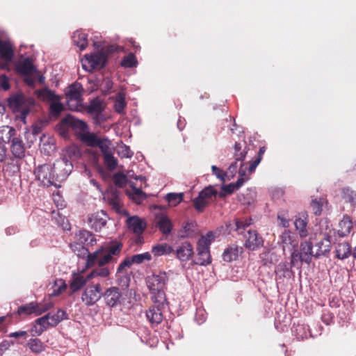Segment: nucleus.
Wrapping results in <instances>:
<instances>
[{
  "label": "nucleus",
  "mask_w": 356,
  "mask_h": 356,
  "mask_svg": "<svg viewBox=\"0 0 356 356\" xmlns=\"http://www.w3.org/2000/svg\"><path fill=\"white\" fill-rule=\"evenodd\" d=\"M248 151V147L245 141L243 142H236L234 145V158L236 161L239 162V168L245 170V171L248 173V163H244L243 160L245 159L246 154Z\"/></svg>",
  "instance_id": "ddd939ff"
},
{
  "label": "nucleus",
  "mask_w": 356,
  "mask_h": 356,
  "mask_svg": "<svg viewBox=\"0 0 356 356\" xmlns=\"http://www.w3.org/2000/svg\"><path fill=\"white\" fill-rule=\"evenodd\" d=\"M55 174V180L57 184L65 181L73 170V164L71 161H65L62 159L57 160L52 166Z\"/></svg>",
  "instance_id": "9d476101"
},
{
  "label": "nucleus",
  "mask_w": 356,
  "mask_h": 356,
  "mask_svg": "<svg viewBox=\"0 0 356 356\" xmlns=\"http://www.w3.org/2000/svg\"><path fill=\"white\" fill-rule=\"evenodd\" d=\"M300 253L302 255V261L309 264L312 261V257L314 255L312 243L308 241L301 243Z\"/></svg>",
  "instance_id": "7c9ffc66"
},
{
  "label": "nucleus",
  "mask_w": 356,
  "mask_h": 356,
  "mask_svg": "<svg viewBox=\"0 0 356 356\" xmlns=\"http://www.w3.org/2000/svg\"><path fill=\"white\" fill-rule=\"evenodd\" d=\"M108 220V216L104 211H97L90 215L88 218L89 226L95 231H101Z\"/></svg>",
  "instance_id": "4468645a"
},
{
  "label": "nucleus",
  "mask_w": 356,
  "mask_h": 356,
  "mask_svg": "<svg viewBox=\"0 0 356 356\" xmlns=\"http://www.w3.org/2000/svg\"><path fill=\"white\" fill-rule=\"evenodd\" d=\"M351 248L348 243H339L336 247V254L337 258L344 259L350 256Z\"/></svg>",
  "instance_id": "58836bf2"
},
{
  "label": "nucleus",
  "mask_w": 356,
  "mask_h": 356,
  "mask_svg": "<svg viewBox=\"0 0 356 356\" xmlns=\"http://www.w3.org/2000/svg\"><path fill=\"white\" fill-rule=\"evenodd\" d=\"M238 178L237 179V181L236 183H231L227 185H225L222 186V191L226 194H231L234 191L238 190L241 186H242L244 183H245L248 180L250 179V174L248 173L245 170L243 169H238Z\"/></svg>",
  "instance_id": "dca6fc26"
},
{
  "label": "nucleus",
  "mask_w": 356,
  "mask_h": 356,
  "mask_svg": "<svg viewBox=\"0 0 356 356\" xmlns=\"http://www.w3.org/2000/svg\"><path fill=\"white\" fill-rule=\"evenodd\" d=\"M31 100L28 101L22 95H17L9 100L10 107L15 111L20 113L19 118L24 123H26V115L29 113V105L31 104Z\"/></svg>",
  "instance_id": "6e6552de"
},
{
  "label": "nucleus",
  "mask_w": 356,
  "mask_h": 356,
  "mask_svg": "<svg viewBox=\"0 0 356 356\" xmlns=\"http://www.w3.org/2000/svg\"><path fill=\"white\" fill-rule=\"evenodd\" d=\"M53 306L54 303L50 300H44V302L40 303L37 302V316H40L45 312L48 311L51 307H53Z\"/></svg>",
  "instance_id": "4d7b16f0"
},
{
  "label": "nucleus",
  "mask_w": 356,
  "mask_h": 356,
  "mask_svg": "<svg viewBox=\"0 0 356 356\" xmlns=\"http://www.w3.org/2000/svg\"><path fill=\"white\" fill-rule=\"evenodd\" d=\"M81 155V149L75 145H71L63 150L61 159L65 160V161H71V163H72L73 161L79 159Z\"/></svg>",
  "instance_id": "aec40b11"
},
{
  "label": "nucleus",
  "mask_w": 356,
  "mask_h": 356,
  "mask_svg": "<svg viewBox=\"0 0 356 356\" xmlns=\"http://www.w3.org/2000/svg\"><path fill=\"white\" fill-rule=\"evenodd\" d=\"M126 102H125V94L122 92H118L114 101V109L115 111L120 113H124V110L126 107Z\"/></svg>",
  "instance_id": "e433bc0d"
},
{
  "label": "nucleus",
  "mask_w": 356,
  "mask_h": 356,
  "mask_svg": "<svg viewBox=\"0 0 356 356\" xmlns=\"http://www.w3.org/2000/svg\"><path fill=\"white\" fill-rule=\"evenodd\" d=\"M37 302H31L29 304L22 305L18 308L17 312L19 314H34L35 316H37Z\"/></svg>",
  "instance_id": "de8ad7c7"
},
{
  "label": "nucleus",
  "mask_w": 356,
  "mask_h": 356,
  "mask_svg": "<svg viewBox=\"0 0 356 356\" xmlns=\"http://www.w3.org/2000/svg\"><path fill=\"white\" fill-rule=\"evenodd\" d=\"M175 253L177 257L182 263V266L184 268V263L191 260L192 258L193 248L189 242L185 241L177 247Z\"/></svg>",
  "instance_id": "a211bd4d"
},
{
  "label": "nucleus",
  "mask_w": 356,
  "mask_h": 356,
  "mask_svg": "<svg viewBox=\"0 0 356 356\" xmlns=\"http://www.w3.org/2000/svg\"><path fill=\"white\" fill-rule=\"evenodd\" d=\"M280 243L282 246L283 251L286 250L291 251L294 248H298V241L296 236L289 230H284L280 236Z\"/></svg>",
  "instance_id": "f3484780"
},
{
  "label": "nucleus",
  "mask_w": 356,
  "mask_h": 356,
  "mask_svg": "<svg viewBox=\"0 0 356 356\" xmlns=\"http://www.w3.org/2000/svg\"><path fill=\"white\" fill-rule=\"evenodd\" d=\"M291 251L293 252L291 254V264L295 266L299 261H302V255L297 248H294Z\"/></svg>",
  "instance_id": "0e129e2a"
},
{
  "label": "nucleus",
  "mask_w": 356,
  "mask_h": 356,
  "mask_svg": "<svg viewBox=\"0 0 356 356\" xmlns=\"http://www.w3.org/2000/svg\"><path fill=\"white\" fill-rule=\"evenodd\" d=\"M67 285L65 281L62 279L56 280L52 286V292L50 293V296H58L61 294L65 289Z\"/></svg>",
  "instance_id": "49530a36"
},
{
  "label": "nucleus",
  "mask_w": 356,
  "mask_h": 356,
  "mask_svg": "<svg viewBox=\"0 0 356 356\" xmlns=\"http://www.w3.org/2000/svg\"><path fill=\"white\" fill-rule=\"evenodd\" d=\"M113 181L115 186L123 187L127 183V177L122 173H116L113 176Z\"/></svg>",
  "instance_id": "052dcab7"
},
{
  "label": "nucleus",
  "mask_w": 356,
  "mask_h": 356,
  "mask_svg": "<svg viewBox=\"0 0 356 356\" xmlns=\"http://www.w3.org/2000/svg\"><path fill=\"white\" fill-rule=\"evenodd\" d=\"M72 41L81 51L84 50L88 46L87 35L81 31H76L74 33Z\"/></svg>",
  "instance_id": "cd10ccee"
},
{
  "label": "nucleus",
  "mask_w": 356,
  "mask_h": 356,
  "mask_svg": "<svg viewBox=\"0 0 356 356\" xmlns=\"http://www.w3.org/2000/svg\"><path fill=\"white\" fill-rule=\"evenodd\" d=\"M137 63L136 58L133 54L124 56L121 61V65L124 67H134L136 66Z\"/></svg>",
  "instance_id": "6e6d98bb"
},
{
  "label": "nucleus",
  "mask_w": 356,
  "mask_h": 356,
  "mask_svg": "<svg viewBox=\"0 0 356 356\" xmlns=\"http://www.w3.org/2000/svg\"><path fill=\"white\" fill-rule=\"evenodd\" d=\"M83 68L88 72H92L96 68H102L106 63V56L104 53L97 52L90 55L86 54L81 59Z\"/></svg>",
  "instance_id": "1a4fd4ad"
},
{
  "label": "nucleus",
  "mask_w": 356,
  "mask_h": 356,
  "mask_svg": "<svg viewBox=\"0 0 356 356\" xmlns=\"http://www.w3.org/2000/svg\"><path fill=\"white\" fill-rule=\"evenodd\" d=\"M0 58L6 64L10 63L14 58V47L9 40L0 39Z\"/></svg>",
  "instance_id": "6ab92c4d"
},
{
  "label": "nucleus",
  "mask_w": 356,
  "mask_h": 356,
  "mask_svg": "<svg viewBox=\"0 0 356 356\" xmlns=\"http://www.w3.org/2000/svg\"><path fill=\"white\" fill-rule=\"evenodd\" d=\"M40 147L41 151L47 155H50L56 149L54 139L45 134H42L40 137Z\"/></svg>",
  "instance_id": "a878e982"
},
{
  "label": "nucleus",
  "mask_w": 356,
  "mask_h": 356,
  "mask_svg": "<svg viewBox=\"0 0 356 356\" xmlns=\"http://www.w3.org/2000/svg\"><path fill=\"white\" fill-rule=\"evenodd\" d=\"M265 152H266L265 146H262L259 148L257 157L256 158V159L254 161H252L248 165L249 174L252 173L255 170L256 168L257 167V165L260 163L261 161L262 160V157H263V155L265 153Z\"/></svg>",
  "instance_id": "8fccbe9b"
},
{
  "label": "nucleus",
  "mask_w": 356,
  "mask_h": 356,
  "mask_svg": "<svg viewBox=\"0 0 356 356\" xmlns=\"http://www.w3.org/2000/svg\"><path fill=\"white\" fill-rule=\"evenodd\" d=\"M238 163L239 162L235 161L234 163L230 164L227 172H225L226 177H233L235 175L237 172V169L239 167Z\"/></svg>",
  "instance_id": "774afa93"
},
{
  "label": "nucleus",
  "mask_w": 356,
  "mask_h": 356,
  "mask_svg": "<svg viewBox=\"0 0 356 356\" xmlns=\"http://www.w3.org/2000/svg\"><path fill=\"white\" fill-rule=\"evenodd\" d=\"M213 240L214 234L212 232L200 238L197 245V254L195 259L191 261V265L207 266L211 262L209 248Z\"/></svg>",
  "instance_id": "20e7f679"
},
{
  "label": "nucleus",
  "mask_w": 356,
  "mask_h": 356,
  "mask_svg": "<svg viewBox=\"0 0 356 356\" xmlns=\"http://www.w3.org/2000/svg\"><path fill=\"white\" fill-rule=\"evenodd\" d=\"M183 193H170L165 196V200L171 207H176L183 200Z\"/></svg>",
  "instance_id": "09e8293b"
},
{
  "label": "nucleus",
  "mask_w": 356,
  "mask_h": 356,
  "mask_svg": "<svg viewBox=\"0 0 356 356\" xmlns=\"http://www.w3.org/2000/svg\"><path fill=\"white\" fill-rule=\"evenodd\" d=\"M15 65L17 72L22 75H31L36 71L33 59L30 57H21Z\"/></svg>",
  "instance_id": "2eb2a0df"
},
{
  "label": "nucleus",
  "mask_w": 356,
  "mask_h": 356,
  "mask_svg": "<svg viewBox=\"0 0 356 356\" xmlns=\"http://www.w3.org/2000/svg\"><path fill=\"white\" fill-rule=\"evenodd\" d=\"M36 179L44 186H55L59 187L60 185L56 182L55 174L53 168L50 164H44L39 165L34 171Z\"/></svg>",
  "instance_id": "0eeeda50"
},
{
  "label": "nucleus",
  "mask_w": 356,
  "mask_h": 356,
  "mask_svg": "<svg viewBox=\"0 0 356 356\" xmlns=\"http://www.w3.org/2000/svg\"><path fill=\"white\" fill-rule=\"evenodd\" d=\"M252 223L251 218L236 219L235 220V229L238 234L244 235L245 246L252 250H254L263 245L264 241L262 237L259 236L254 230H248L247 233H244L246 227Z\"/></svg>",
  "instance_id": "7ed1b4c3"
},
{
  "label": "nucleus",
  "mask_w": 356,
  "mask_h": 356,
  "mask_svg": "<svg viewBox=\"0 0 356 356\" xmlns=\"http://www.w3.org/2000/svg\"><path fill=\"white\" fill-rule=\"evenodd\" d=\"M47 316H49L48 318L49 320L50 326L52 327L57 325L61 321L67 318V314L63 309H58L56 313L53 314L48 313Z\"/></svg>",
  "instance_id": "c9c22d12"
},
{
  "label": "nucleus",
  "mask_w": 356,
  "mask_h": 356,
  "mask_svg": "<svg viewBox=\"0 0 356 356\" xmlns=\"http://www.w3.org/2000/svg\"><path fill=\"white\" fill-rule=\"evenodd\" d=\"M134 264H140L145 261H150L152 259L151 254L148 252L133 255L131 257Z\"/></svg>",
  "instance_id": "13d9d810"
},
{
  "label": "nucleus",
  "mask_w": 356,
  "mask_h": 356,
  "mask_svg": "<svg viewBox=\"0 0 356 356\" xmlns=\"http://www.w3.org/2000/svg\"><path fill=\"white\" fill-rule=\"evenodd\" d=\"M342 198L353 206H356V192L351 188L346 187L342 189Z\"/></svg>",
  "instance_id": "a18cd8bd"
},
{
  "label": "nucleus",
  "mask_w": 356,
  "mask_h": 356,
  "mask_svg": "<svg viewBox=\"0 0 356 356\" xmlns=\"http://www.w3.org/2000/svg\"><path fill=\"white\" fill-rule=\"evenodd\" d=\"M217 195L218 191L213 186L206 187L193 200L195 208L197 211H202L209 204L216 200Z\"/></svg>",
  "instance_id": "423d86ee"
},
{
  "label": "nucleus",
  "mask_w": 356,
  "mask_h": 356,
  "mask_svg": "<svg viewBox=\"0 0 356 356\" xmlns=\"http://www.w3.org/2000/svg\"><path fill=\"white\" fill-rule=\"evenodd\" d=\"M75 241L70 244L72 251L81 257H87L86 265L91 267L95 264L104 266L116 263L122 245L119 242L106 244L92 253H90L86 246L94 245L97 240L95 236L87 230H79L75 234Z\"/></svg>",
  "instance_id": "f257e3e1"
},
{
  "label": "nucleus",
  "mask_w": 356,
  "mask_h": 356,
  "mask_svg": "<svg viewBox=\"0 0 356 356\" xmlns=\"http://www.w3.org/2000/svg\"><path fill=\"white\" fill-rule=\"evenodd\" d=\"M129 229L136 234H141L146 227V223L138 216H132L127 220Z\"/></svg>",
  "instance_id": "4be33fe9"
},
{
  "label": "nucleus",
  "mask_w": 356,
  "mask_h": 356,
  "mask_svg": "<svg viewBox=\"0 0 356 356\" xmlns=\"http://www.w3.org/2000/svg\"><path fill=\"white\" fill-rule=\"evenodd\" d=\"M294 225L296 230L301 238H305L307 236L308 232L307 229V222L306 218H298L294 222Z\"/></svg>",
  "instance_id": "37998d69"
},
{
  "label": "nucleus",
  "mask_w": 356,
  "mask_h": 356,
  "mask_svg": "<svg viewBox=\"0 0 356 356\" xmlns=\"http://www.w3.org/2000/svg\"><path fill=\"white\" fill-rule=\"evenodd\" d=\"M16 130L13 127L1 126L0 127V140L4 143H8L16 136Z\"/></svg>",
  "instance_id": "bb28decb"
},
{
  "label": "nucleus",
  "mask_w": 356,
  "mask_h": 356,
  "mask_svg": "<svg viewBox=\"0 0 356 356\" xmlns=\"http://www.w3.org/2000/svg\"><path fill=\"white\" fill-rule=\"evenodd\" d=\"M156 304V306L151 307L146 312V316L152 325H158L163 321L161 307H163L165 303L163 305Z\"/></svg>",
  "instance_id": "412c9836"
},
{
  "label": "nucleus",
  "mask_w": 356,
  "mask_h": 356,
  "mask_svg": "<svg viewBox=\"0 0 356 356\" xmlns=\"http://www.w3.org/2000/svg\"><path fill=\"white\" fill-rule=\"evenodd\" d=\"M10 151L15 158L22 159L25 156V147L22 140L15 137L10 142Z\"/></svg>",
  "instance_id": "393cba45"
},
{
  "label": "nucleus",
  "mask_w": 356,
  "mask_h": 356,
  "mask_svg": "<svg viewBox=\"0 0 356 356\" xmlns=\"http://www.w3.org/2000/svg\"><path fill=\"white\" fill-rule=\"evenodd\" d=\"M156 225L159 230L164 234H170L172 228L170 220L163 215L158 218Z\"/></svg>",
  "instance_id": "72a5a7b5"
},
{
  "label": "nucleus",
  "mask_w": 356,
  "mask_h": 356,
  "mask_svg": "<svg viewBox=\"0 0 356 356\" xmlns=\"http://www.w3.org/2000/svg\"><path fill=\"white\" fill-rule=\"evenodd\" d=\"M104 163L106 168L109 170H113L118 165L117 159L113 156V154H106L104 156Z\"/></svg>",
  "instance_id": "3c124183"
},
{
  "label": "nucleus",
  "mask_w": 356,
  "mask_h": 356,
  "mask_svg": "<svg viewBox=\"0 0 356 356\" xmlns=\"http://www.w3.org/2000/svg\"><path fill=\"white\" fill-rule=\"evenodd\" d=\"M88 280V276L85 277L81 273H73L70 287L73 291H76L85 285Z\"/></svg>",
  "instance_id": "2f4dec72"
},
{
  "label": "nucleus",
  "mask_w": 356,
  "mask_h": 356,
  "mask_svg": "<svg viewBox=\"0 0 356 356\" xmlns=\"http://www.w3.org/2000/svg\"><path fill=\"white\" fill-rule=\"evenodd\" d=\"M70 124L72 127L76 130L77 135L80 139L82 138V136L85 133H88L89 131L88 124L81 120L72 118L71 119Z\"/></svg>",
  "instance_id": "473e14b6"
},
{
  "label": "nucleus",
  "mask_w": 356,
  "mask_h": 356,
  "mask_svg": "<svg viewBox=\"0 0 356 356\" xmlns=\"http://www.w3.org/2000/svg\"><path fill=\"white\" fill-rule=\"evenodd\" d=\"M293 332L299 340H303L307 339L308 336H310L308 327L305 325L298 324L294 326L293 328Z\"/></svg>",
  "instance_id": "79ce46f5"
},
{
  "label": "nucleus",
  "mask_w": 356,
  "mask_h": 356,
  "mask_svg": "<svg viewBox=\"0 0 356 356\" xmlns=\"http://www.w3.org/2000/svg\"><path fill=\"white\" fill-rule=\"evenodd\" d=\"M118 154L121 156V157H124V158H131L132 157L134 153L130 149L129 147L127 146V145H123L122 146L120 149H119V152H118Z\"/></svg>",
  "instance_id": "338daca9"
},
{
  "label": "nucleus",
  "mask_w": 356,
  "mask_h": 356,
  "mask_svg": "<svg viewBox=\"0 0 356 356\" xmlns=\"http://www.w3.org/2000/svg\"><path fill=\"white\" fill-rule=\"evenodd\" d=\"M102 102L99 99H94L90 102L88 111L90 113H92L96 115L95 121L97 123H100L103 121V116L102 115Z\"/></svg>",
  "instance_id": "b1692460"
},
{
  "label": "nucleus",
  "mask_w": 356,
  "mask_h": 356,
  "mask_svg": "<svg viewBox=\"0 0 356 356\" xmlns=\"http://www.w3.org/2000/svg\"><path fill=\"white\" fill-rule=\"evenodd\" d=\"M36 93L39 98L44 101L50 102V103L59 97L52 90L48 88L38 90L36 91Z\"/></svg>",
  "instance_id": "a19ab883"
},
{
  "label": "nucleus",
  "mask_w": 356,
  "mask_h": 356,
  "mask_svg": "<svg viewBox=\"0 0 356 356\" xmlns=\"http://www.w3.org/2000/svg\"><path fill=\"white\" fill-rule=\"evenodd\" d=\"M27 346L35 353H40L45 349V345L38 338H33L29 340Z\"/></svg>",
  "instance_id": "ea45409f"
},
{
  "label": "nucleus",
  "mask_w": 356,
  "mask_h": 356,
  "mask_svg": "<svg viewBox=\"0 0 356 356\" xmlns=\"http://www.w3.org/2000/svg\"><path fill=\"white\" fill-rule=\"evenodd\" d=\"M133 264L131 257L126 258L118 266L117 268V273H123L126 269L131 267Z\"/></svg>",
  "instance_id": "680f3d73"
},
{
  "label": "nucleus",
  "mask_w": 356,
  "mask_h": 356,
  "mask_svg": "<svg viewBox=\"0 0 356 356\" xmlns=\"http://www.w3.org/2000/svg\"><path fill=\"white\" fill-rule=\"evenodd\" d=\"M104 266H99V268H96L92 272L88 275V279H92L96 277H100L102 278L108 277L110 275V270L108 267Z\"/></svg>",
  "instance_id": "c03bdc74"
},
{
  "label": "nucleus",
  "mask_w": 356,
  "mask_h": 356,
  "mask_svg": "<svg viewBox=\"0 0 356 356\" xmlns=\"http://www.w3.org/2000/svg\"><path fill=\"white\" fill-rule=\"evenodd\" d=\"M111 142L107 138H101L97 147H99L103 156L106 154H111Z\"/></svg>",
  "instance_id": "864d4df0"
},
{
  "label": "nucleus",
  "mask_w": 356,
  "mask_h": 356,
  "mask_svg": "<svg viewBox=\"0 0 356 356\" xmlns=\"http://www.w3.org/2000/svg\"><path fill=\"white\" fill-rule=\"evenodd\" d=\"M49 316L44 315L42 317H40L35 320V323L40 325L43 330H46L50 326V323L49 320Z\"/></svg>",
  "instance_id": "69168bd1"
},
{
  "label": "nucleus",
  "mask_w": 356,
  "mask_h": 356,
  "mask_svg": "<svg viewBox=\"0 0 356 356\" xmlns=\"http://www.w3.org/2000/svg\"><path fill=\"white\" fill-rule=\"evenodd\" d=\"M111 142L107 138H101L97 147H99L103 156L106 154H111Z\"/></svg>",
  "instance_id": "5fc2aeb1"
},
{
  "label": "nucleus",
  "mask_w": 356,
  "mask_h": 356,
  "mask_svg": "<svg viewBox=\"0 0 356 356\" xmlns=\"http://www.w3.org/2000/svg\"><path fill=\"white\" fill-rule=\"evenodd\" d=\"M207 318V314L204 309H197L195 316V320L197 323V324L200 325L203 323Z\"/></svg>",
  "instance_id": "e2e57ef3"
},
{
  "label": "nucleus",
  "mask_w": 356,
  "mask_h": 356,
  "mask_svg": "<svg viewBox=\"0 0 356 356\" xmlns=\"http://www.w3.org/2000/svg\"><path fill=\"white\" fill-rule=\"evenodd\" d=\"M167 280L168 277L165 272L154 273L147 277V286L154 303L163 305L166 302L164 290Z\"/></svg>",
  "instance_id": "f03ea898"
},
{
  "label": "nucleus",
  "mask_w": 356,
  "mask_h": 356,
  "mask_svg": "<svg viewBox=\"0 0 356 356\" xmlns=\"http://www.w3.org/2000/svg\"><path fill=\"white\" fill-rule=\"evenodd\" d=\"M173 248L167 243H161L154 245L152 248V252L156 257H159L165 254H170L173 252Z\"/></svg>",
  "instance_id": "f704fd0d"
},
{
  "label": "nucleus",
  "mask_w": 356,
  "mask_h": 356,
  "mask_svg": "<svg viewBox=\"0 0 356 356\" xmlns=\"http://www.w3.org/2000/svg\"><path fill=\"white\" fill-rule=\"evenodd\" d=\"M49 108L51 114L55 116H58L62 112L63 110V105L60 102L59 97L50 103Z\"/></svg>",
  "instance_id": "603ef678"
},
{
  "label": "nucleus",
  "mask_w": 356,
  "mask_h": 356,
  "mask_svg": "<svg viewBox=\"0 0 356 356\" xmlns=\"http://www.w3.org/2000/svg\"><path fill=\"white\" fill-rule=\"evenodd\" d=\"M42 127L40 124H33L31 127V131H26L25 133L26 137L29 138V136L31 135V143H33V141L36 140L37 136L41 132Z\"/></svg>",
  "instance_id": "bf43d9fd"
},
{
  "label": "nucleus",
  "mask_w": 356,
  "mask_h": 356,
  "mask_svg": "<svg viewBox=\"0 0 356 356\" xmlns=\"http://www.w3.org/2000/svg\"><path fill=\"white\" fill-rule=\"evenodd\" d=\"M102 296L105 304L109 307H115L121 303L122 293L118 287H109L102 294Z\"/></svg>",
  "instance_id": "f8f14e48"
},
{
  "label": "nucleus",
  "mask_w": 356,
  "mask_h": 356,
  "mask_svg": "<svg viewBox=\"0 0 356 356\" xmlns=\"http://www.w3.org/2000/svg\"><path fill=\"white\" fill-rule=\"evenodd\" d=\"M353 228V222L350 217L344 216L339 223V229L337 231L340 237H344L350 234Z\"/></svg>",
  "instance_id": "c85d7f7f"
},
{
  "label": "nucleus",
  "mask_w": 356,
  "mask_h": 356,
  "mask_svg": "<svg viewBox=\"0 0 356 356\" xmlns=\"http://www.w3.org/2000/svg\"><path fill=\"white\" fill-rule=\"evenodd\" d=\"M100 139L95 134L88 131L85 133L80 140L88 146L97 147Z\"/></svg>",
  "instance_id": "4c0bfd02"
},
{
  "label": "nucleus",
  "mask_w": 356,
  "mask_h": 356,
  "mask_svg": "<svg viewBox=\"0 0 356 356\" xmlns=\"http://www.w3.org/2000/svg\"><path fill=\"white\" fill-rule=\"evenodd\" d=\"M242 252L243 248L236 244L229 245L222 253V259L226 262H232L236 260Z\"/></svg>",
  "instance_id": "5701e85b"
},
{
  "label": "nucleus",
  "mask_w": 356,
  "mask_h": 356,
  "mask_svg": "<svg viewBox=\"0 0 356 356\" xmlns=\"http://www.w3.org/2000/svg\"><path fill=\"white\" fill-rule=\"evenodd\" d=\"M82 91L83 88L81 83H74L72 84L66 92L67 104L69 109L78 111L82 108Z\"/></svg>",
  "instance_id": "39448f33"
},
{
  "label": "nucleus",
  "mask_w": 356,
  "mask_h": 356,
  "mask_svg": "<svg viewBox=\"0 0 356 356\" xmlns=\"http://www.w3.org/2000/svg\"><path fill=\"white\" fill-rule=\"evenodd\" d=\"M102 297L101 286L99 284L88 285L81 295V300L85 305H94Z\"/></svg>",
  "instance_id": "9b49d317"
},
{
  "label": "nucleus",
  "mask_w": 356,
  "mask_h": 356,
  "mask_svg": "<svg viewBox=\"0 0 356 356\" xmlns=\"http://www.w3.org/2000/svg\"><path fill=\"white\" fill-rule=\"evenodd\" d=\"M131 190L127 191V194L136 203L140 204L146 199L145 193L140 188H136L134 184H130Z\"/></svg>",
  "instance_id": "c756f323"
}]
</instances>
